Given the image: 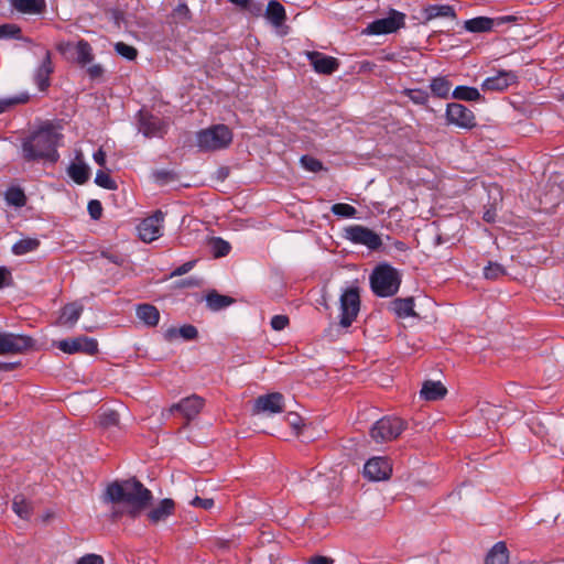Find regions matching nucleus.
Segmentation results:
<instances>
[{"instance_id":"f257e3e1","label":"nucleus","mask_w":564,"mask_h":564,"mask_svg":"<svg viewBox=\"0 0 564 564\" xmlns=\"http://www.w3.org/2000/svg\"><path fill=\"white\" fill-rule=\"evenodd\" d=\"M152 494L135 478L113 481L109 484L104 494V501L113 505H122L124 510L116 507L112 509V517L118 518L123 512L137 517L151 502Z\"/></svg>"},{"instance_id":"f03ea898","label":"nucleus","mask_w":564,"mask_h":564,"mask_svg":"<svg viewBox=\"0 0 564 564\" xmlns=\"http://www.w3.org/2000/svg\"><path fill=\"white\" fill-rule=\"evenodd\" d=\"M61 134L52 124H44L22 142V155L28 162L41 159L57 161L56 148Z\"/></svg>"},{"instance_id":"7ed1b4c3","label":"nucleus","mask_w":564,"mask_h":564,"mask_svg":"<svg viewBox=\"0 0 564 564\" xmlns=\"http://www.w3.org/2000/svg\"><path fill=\"white\" fill-rule=\"evenodd\" d=\"M232 132L226 124H214L196 132V147L202 152L227 149L232 142Z\"/></svg>"},{"instance_id":"20e7f679","label":"nucleus","mask_w":564,"mask_h":564,"mask_svg":"<svg viewBox=\"0 0 564 564\" xmlns=\"http://www.w3.org/2000/svg\"><path fill=\"white\" fill-rule=\"evenodd\" d=\"M400 274L389 264L377 267L370 275V284L373 293L381 297L394 295L400 288Z\"/></svg>"},{"instance_id":"39448f33","label":"nucleus","mask_w":564,"mask_h":564,"mask_svg":"<svg viewBox=\"0 0 564 564\" xmlns=\"http://www.w3.org/2000/svg\"><path fill=\"white\" fill-rule=\"evenodd\" d=\"M404 429L405 423L400 417L384 416L372 425L370 436L377 443L391 442L399 437Z\"/></svg>"},{"instance_id":"423d86ee","label":"nucleus","mask_w":564,"mask_h":564,"mask_svg":"<svg viewBox=\"0 0 564 564\" xmlns=\"http://www.w3.org/2000/svg\"><path fill=\"white\" fill-rule=\"evenodd\" d=\"M344 238L351 243L366 246L370 250H378L382 246L381 237L361 225L346 227L344 229Z\"/></svg>"},{"instance_id":"0eeeda50","label":"nucleus","mask_w":564,"mask_h":564,"mask_svg":"<svg viewBox=\"0 0 564 564\" xmlns=\"http://www.w3.org/2000/svg\"><path fill=\"white\" fill-rule=\"evenodd\" d=\"M404 24L405 14L397 10H391L388 17L369 23L362 33L368 35L390 34L403 28Z\"/></svg>"},{"instance_id":"6e6552de","label":"nucleus","mask_w":564,"mask_h":564,"mask_svg":"<svg viewBox=\"0 0 564 564\" xmlns=\"http://www.w3.org/2000/svg\"><path fill=\"white\" fill-rule=\"evenodd\" d=\"M360 308L358 288L347 289L340 296V319L339 325L349 327L356 319Z\"/></svg>"},{"instance_id":"1a4fd4ad","label":"nucleus","mask_w":564,"mask_h":564,"mask_svg":"<svg viewBox=\"0 0 564 564\" xmlns=\"http://www.w3.org/2000/svg\"><path fill=\"white\" fill-rule=\"evenodd\" d=\"M164 216L161 210H156L139 224L138 232L142 241L149 243L162 236Z\"/></svg>"},{"instance_id":"9d476101","label":"nucleus","mask_w":564,"mask_h":564,"mask_svg":"<svg viewBox=\"0 0 564 564\" xmlns=\"http://www.w3.org/2000/svg\"><path fill=\"white\" fill-rule=\"evenodd\" d=\"M33 346V339L25 335L0 333V355L21 354Z\"/></svg>"},{"instance_id":"9b49d317","label":"nucleus","mask_w":564,"mask_h":564,"mask_svg":"<svg viewBox=\"0 0 564 564\" xmlns=\"http://www.w3.org/2000/svg\"><path fill=\"white\" fill-rule=\"evenodd\" d=\"M446 119L449 123L464 129H471L476 126L474 112L464 105L457 102L447 105Z\"/></svg>"},{"instance_id":"f8f14e48","label":"nucleus","mask_w":564,"mask_h":564,"mask_svg":"<svg viewBox=\"0 0 564 564\" xmlns=\"http://www.w3.org/2000/svg\"><path fill=\"white\" fill-rule=\"evenodd\" d=\"M204 405L205 400L202 397L192 394L183 398L180 402L172 404L169 409V413L173 414L174 412H180L182 416L189 422L200 413Z\"/></svg>"},{"instance_id":"ddd939ff","label":"nucleus","mask_w":564,"mask_h":564,"mask_svg":"<svg viewBox=\"0 0 564 564\" xmlns=\"http://www.w3.org/2000/svg\"><path fill=\"white\" fill-rule=\"evenodd\" d=\"M167 124L159 117L147 111L139 112V131L147 138H162Z\"/></svg>"},{"instance_id":"4468645a","label":"nucleus","mask_w":564,"mask_h":564,"mask_svg":"<svg viewBox=\"0 0 564 564\" xmlns=\"http://www.w3.org/2000/svg\"><path fill=\"white\" fill-rule=\"evenodd\" d=\"M57 347L66 354L84 352L95 355L98 351L97 340L86 336L61 340Z\"/></svg>"},{"instance_id":"2eb2a0df","label":"nucleus","mask_w":564,"mask_h":564,"mask_svg":"<svg viewBox=\"0 0 564 564\" xmlns=\"http://www.w3.org/2000/svg\"><path fill=\"white\" fill-rule=\"evenodd\" d=\"M284 410V397L280 392H272L259 395L253 403L252 412L254 414L267 413L276 414Z\"/></svg>"},{"instance_id":"dca6fc26","label":"nucleus","mask_w":564,"mask_h":564,"mask_svg":"<svg viewBox=\"0 0 564 564\" xmlns=\"http://www.w3.org/2000/svg\"><path fill=\"white\" fill-rule=\"evenodd\" d=\"M391 473V464L384 457H372L364 466V475L375 481L388 479Z\"/></svg>"},{"instance_id":"f3484780","label":"nucleus","mask_w":564,"mask_h":564,"mask_svg":"<svg viewBox=\"0 0 564 564\" xmlns=\"http://www.w3.org/2000/svg\"><path fill=\"white\" fill-rule=\"evenodd\" d=\"M307 59L318 74L330 75L339 67V62L333 56L325 55L321 52H307Z\"/></svg>"},{"instance_id":"a211bd4d","label":"nucleus","mask_w":564,"mask_h":564,"mask_svg":"<svg viewBox=\"0 0 564 564\" xmlns=\"http://www.w3.org/2000/svg\"><path fill=\"white\" fill-rule=\"evenodd\" d=\"M518 76L512 70H500L496 75L486 78L481 88L488 91H502L517 83Z\"/></svg>"},{"instance_id":"6ab92c4d","label":"nucleus","mask_w":564,"mask_h":564,"mask_svg":"<svg viewBox=\"0 0 564 564\" xmlns=\"http://www.w3.org/2000/svg\"><path fill=\"white\" fill-rule=\"evenodd\" d=\"M70 48H73L75 51V54H76L75 61L82 67L87 66L88 64H90L93 62V59H94L93 47L87 41L79 40L76 44H72L68 42L65 44H61L58 46V50L62 53H66Z\"/></svg>"},{"instance_id":"aec40b11","label":"nucleus","mask_w":564,"mask_h":564,"mask_svg":"<svg viewBox=\"0 0 564 564\" xmlns=\"http://www.w3.org/2000/svg\"><path fill=\"white\" fill-rule=\"evenodd\" d=\"M53 69L51 52L46 50L44 52V57L34 74L35 84L41 91L46 90L50 86V76L53 73Z\"/></svg>"},{"instance_id":"412c9836","label":"nucleus","mask_w":564,"mask_h":564,"mask_svg":"<svg viewBox=\"0 0 564 564\" xmlns=\"http://www.w3.org/2000/svg\"><path fill=\"white\" fill-rule=\"evenodd\" d=\"M422 14L425 22L437 18L456 19L455 9L449 4H429L422 10Z\"/></svg>"},{"instance_id":"4be33fe9","label":"nucleus","mask_w":564,"mask_h":564,"mask_svg":"<svg viewBox=\"0 0 564 564\" xmlns=\"http://www.w3.org/2000/svg\"><path fill=\"white\" fill-rule=\"evenodd\" d=\"M447 393L446 388L441 381L427 380L421 389V397L426 401H437L443 399Z\"/></svg>"},{"instance_id":"5701e85b","label":"nucleus","mask_w":564,"mask_h":564,"mask_svg":"<svg viewBox=\"0 0 564 564\" xmlns=\"http://www.w3.org/2000/svg\"><path fill=\"white\" fill-rule=\"evenodd\" d=\"M83 305L78 303H70L63 307L58 318L61 325L73 327L79 319L83 313Z\"/></svg>"},{"instance_id":"b1692460","label":"nucleus","mask_w":564,"mask_h":564,"mask_svg":"<svg viewBox=\"0 0 564 564\" xmlns=\"http://www.w3.org/2000/svg\"><path fill=\"white\" fill-rule=\"evenodd\" d=\"M77 159H79V155ZM67 174L76 184L83 185L89 180L90 169L86 163L78 160L68 166Z\"/></svg>"},{"instance_id":"393cba45","label":"nucleus","mask_w":564,"mask_h":564,"mask_svg":"<svg viewBox=\"0 0 564 564\" xmlns=\"http://www.w3.org/2000/svg\"><path fill=\"white\" fill-rule=\"evenodd\" d=\"M495 26V20L488 17H477L464 22V28L470 33L489 32Z\"/></svg>"},{"instance_id":"a878e982","label":"nucleus","mask_w":564,"mask_h":564,"mask_svg":"<svg viewBox=\"0 0 564 564\" xmlns=\"http://www.w3.org/2000/svg\"><path fill=\"white\" fill-rule=\"evenodd\" d=\"M135 312L138 318L142 321L147 326H156L160 321V312L154 305L140 304L137 306Z\"/></svg>"},{"instance_id":"bb28decb","label":"nucleus","mask_w":564,"mask_h":564,"mask_svg":"<svg viewBox=\"0 0 564 564\" xmlns=\"http://www.w3.org/2000/svg\"><path fill=\"white\" fill-rule=\"evenodd\" d=\"M174 501L172 499H163L156 507L149 512V519L158 523L165 520L174 511Z\"/></svg>"},{"instance_id":"cd10ccee","label":"nucleus","mask_w":564,"mask_h":564,"mask_svg":"<svg viewBox=\"0 0 564 564\" xmlns=\"http://www.w3.org/2000/svg\"><path fill=\"white\" fill-rule=\"evenodd\" d=\"M12 7L22 13L39 14L45 9L44 0H11Z\"/></svg>"},{"instance_id":"c85d7f7f","label":"nucleus","mask_w":564,"mask_h":564,"mask_svg":"<svg viewBox=\"0 0 564 564\" xmlns=\"http://www.w3.org/2000/svg\"><path fill=\"white\" fill-rule=\"evenodd\" d=\"M265 18L274 26H280L286 19L284 7L275 0H271L268 3L267 10H265Z\"/></svg>"},{"instance_id":"c756f323","label":"nucleus","mask_w":564,"mask_h":564,"mask_svg":"<svg viewBox=\"0 0 564 564\" xmlns=\"http://www.w3.org/2000/svg\"><path fill=\"white\" fill-rule=\"evenodd\" d=\"M414 301L412 297H405V299H395L391 302V310L395 313L399 317H410L414 316Z\"/></svg>"},{"instance_id":"7c9ffc66","label":"nucleus","mask_w":564,"mask_h":564,"mask_svg":"<svg viewBox=\"0 0 564 564\" xmlns=\"http://www.w3.org/2000/svg\"><path fill=\"white\" fill-rule=\"evenodd\" d=\"M508 549L503 542H497L486 557V564H508Z\"/></svg>"},{"instance_id":"2f4dec72","label":"nucleus","mask_w":564,"mask_h":564,"mask_svg":"<svg viewBox=\"0 0 564 564\" xmlns=\"http://www.w3.org/2000/svg\"><path fill=\"white\" fill-rule=\"evenodd\" d=\"M235 302V300L228 295H223V294H219L218 292L216 291H210L207 295H206V303H207V306L212 310V311H220L229 305H231L232 303Z\"/></svg>"},{"instance_id":"473e14b6","label":"nucleus","mask_w":564,"mask_h":564,"mask_svg":"<svg viewBox=\"0 0 564 564\" xmlns=\"http://www.w3.org/2000/svg\"><path fill=\"white\" fill-rule=\"evenodd\" d=\"M197 328L193 325H183L180 328L172 327L165 333V337L170 340H173L177 337H182L185 340H193L197 337Z\"/></svg>"},{"instance_id":"72a5a7b5","label":"nucleus","mask_w":564,"mask_h":564,"mask_svg":"<svg viewBox=\"0 0 564 564\" xmlns=\"http://www.w3.org/2000/svg\"><path fill=\"white\" fill-rule=\"evenodd\" d=\"M12 509L23 520H29L33 510L31 502L22 495H17L13 498Z\"/></svg>"},{"instance_id":"f704fd0d","label":"nucleus","mask_w":564,"mask_h":564,"mask_svg":"<svg viewBox=\"0 0 564 564\" xmlns=\"http://www.w3.org/2000/svg\"><path fill=\"white\" fill-rule=\"evenodd\" d=\"M40 246V240L36 238H23L15 242L11 251L15 256H23L29 252L35 251Z\"/></svg>"},{"instance_id":"c9c22d12","label":"nucleus","mask_w":564,"mask_h":564,"mask_svg":"<svg viewBox=\"0 0 564 564\" xmlns=\"http://www.w3.org/2000/svg\"><path fill=\"white\" fill-rule=\"evenodd\" d=\"M432 93L440 98H447L452 88L451 82L446 77H435L431 82Z\"/></svg>"},{"instance_id":"e433bc0d","label":"nucleus","mask_w":564,"mask_h":564,"mask_svg":"<svg viewBox=\"0 0 564 564\" xmlns=\"http://www.w3.org/2000/svg\"><path fill=\"white\" fill-rule=\"evenodd\" d=\"M4 198L8 205L14 207H23L26 204V196L20 187H10L4 194Z\"/></svg>"},{"instance_id":"4c0bfd02","label":"nucleus","mask_w":564,"mask_h":564,"mask_svg":"<svg viewBox=\"0 0 564 564\" xmlns=\"http://www.w3.org/2000/svg\"><path fill=\"white\" fill-rule=\"evenodd\" d=\"M236 7L249 12L253 17H260L263 12V4L253 0H228Z\"/></svg>"},{"instance_id":"58836bf2","label":"nucleus","mask_w":564,"mask_h":564,"mask_svg":"<svg viewBox=\"0 0 564 564\" xmlns=\"http://www.w3.org/2000/svg\"><path fill=\"white\" fill-rule=\"evenodd\" d=\"M453 97L458 100L476 101L480 99V94L477 88L457 86L453 91Z\"/></svg>"},{"instance_id":"ea45409f","label":"nucleus","mask_w":564,"mask_h":564,"mask_svg":"<svg viewBox=\"0 0 564 564\" xmlns=\"http://www.w3.org/2000/svg\"><path fill=\"white\" fill-rule=\"evenodd\" d=\"M210 249L215 258H221L230 252V243L219 237L210 240Z\"/></svg>"},{"instance_id":"a19ab883","label":"nucleus","mask_w":564,"mask_h":564,"mask_svg":"<svg viewBox=\"0 0 564 564\" xmlns=\"http://www.w3.org/2000/svg\"><path fill=\"white\" fill-rule=\"evenodd\" d=\"M26 100H28L26 95L0 98V115L9 111L11 108H13L17 105L25 102Z\"/></svg>"},{"instance_id":"79ce46f5","label":"nucleus","mask_w":564,"mask_h":564,"mask_svg":"<svg viewBox=\"0 0 564 564\" xmlns=\"http://www.w3.org/2000/svg\"><path fill=\"white\" fill-rule=\"evenodd\" d=\"M99 424L106 429L117 426L119 424V414L113 410L104 411L99 415Z\"/></svg>"},{"instance_id":"37998d69","label":"nucleus","mask_w":564,"mask_h":564,"mask_svg":"<svg viewBox=\"0 0 564 564\" xmlns=\"http://www.w3.org/2000/svg\"><path fill=\"white\" fill-rule=\"evenodd\" d=\"M332 213L340 217L350 218L355 217L357 209L349 204L337 203L332 206Z\"/></svg>"},{"instance_id":"c03bdc74","label":"nucleus","mask_w":564,"mask_h":564,"mask_svg":"<svg viewBox=\"0 0 564 564\" xmlns=\"http://www.w3.org/2000/svg\"><path fill=\"white\" fill-rule=\"evenodd\" d=\"M506 274L505 268L497 262H489L484 269V275L488 280H496Z\"/></svg>"},{"instance_id":"a18cd8bd","label":"nucleus","mask_w":564,"mask_h":564,"mask_svg":"<svg viewBox=\"0 0 564 564\" xmlns=\"http://www.w3.org/2000/svg\"><path fill=\"white\" fill-rule=\"evenodd\" d=\"M95 183L106 189H116L117 183L110 177V175L101 170L97 171Z\"/></svg>"},{"instance_id":"49530a36","label":"nucleus","mask_w":564,"mask_h":564,"mask_svg":"<svg viewBox=\"0 0 564 564\" xmlns=\"http://www.w3.org/2000/svg\"><path fill=\"white\" fill-rule=\"evenodd\" d=\"M115 50L119 55L129 61H133L138 55V51L133 46L128 45L123 42H118L115 45Z\"/></svg>"},{"instance_id":"de8ad7c7","label":"nucleus","mask_w":564,"mask_h":564,"mask_svg":"<svg viewBox=\"0 0 564 564\" xmlns=\"http://www.w3.org/2000/svg\"><path fill=\"white\" fill-rule=\"evenodd\" d=\"M301 164L310 172H318L323 169L322 162L310 155H303L301 158Z\"/></svg>"},{"instance_id":"09e8293b","label":"nucleus","mask_w":564,"mask_h":564,"mask_svg":"<svg viewBox=\"0 0 564 564\" xmlns=\"http://www.w3.org/2000/svg\"><path fill=\"white\" fill-rule=\"evenodd\" d=\"M406 96L416 105H424L429 99L427 93L421 89H409Z\"/></svg>"},{"instance_id":"8fccbe9b","label":"nucleus","mask_w":564,"mask_h":564,"mask_svg":"<svg viewBox=\"0 0 564 564\" xmlns=\"http://www.w3.org/2000/svg\"><path fill=\"white\" fill-rule=\"evenodd\" d=\"M21 30L14 24L0 25V39L18 37Z\"/></svg>"},{"instance_id":"3c124183","label":"nucleus","mask_w":564,"mask_h":564,"mask_svg":"<svg viewBox=\"0 0 564 564\" xmlns=\"http://www.w3.org/2000/svg\"><path fill=\"white\" fill-rule=\"evenodd\" d=\"M173 17L178 21H187L191 19V11L185 3H180L174 9Z\"/></svg>"},{"instance_id":"603ef678","label":"nucleus","mask_w":564,"mask_h":564,"mask_svg":"<svg viewBox=\"0 0 564 564\" xmlns=\"http://www.w3.org/2000/svg\"><path fill=\"white\" fill-rule=\"evenodd\" d=\"M189 505L195 508L208 510L214 507V500L210 498H200L196 496L189 501Z\"/></svg>"},{"instance_id":"864d4df0","label":"nucleus","mask_w":564,"mask_h":564,"mask_svg":"<svg viewBox=\"0 0 564 564\" xmlns=\"http://www.w3.org/2000/svg\"><path fill=\"white\" fill-rule=\"evenodd\" d=\"M88 213L90 217L95 220L99 219L102 214L101 203L97 199H93L88 203Z\"/></svg>"},{"instance_id":"5fc2aeb1","label":"nucleus","mask_w":564,"mask_h":564,"mask_svg":"<svg viewBox=\"0 0 564 564\" xmlns=\"http://www.w3.org/2000/svg\"><path fill=\"white\" fill-rule=\"evenodd\" d=\"M270 324L274 330H282L289 325V317L286 315H274Z\"/></svg>"},{"instance_id":"6e6d98bb","label":"nucleus","mask_w":564,"mask_h":564,"mask_svg":"<svg viewBox=\"0 0 564 564\" xmlns=\"http://www.w3.org/2000/svg\"><path fill=\"white\" fill-rule=\"evenodd\" d=\"M104 73L105 69L100 64H94L87 67V74L93 80L101 78Z\"/></svg>"},{"instance_id":"4d7b16f0","label":"nucleus","mask_w":564,"mask_h":564,"mask_svg":"<svg viewBox=\"0 0 564 564\" xmlns=\"http://www.w3.org/2000/svg\"><path fill=\"white\" fill-rule=\"evenodd\" d=\"M12 283L11 271L6 267H0V289L9 286Z\"/></svg>"},{"instance_id":"13d9d810","label":"nucleus","mask_w":564,"mask_h":564,"mask_svg":"<svg viewBox=\"0 0 564 564\" xmlns=\"http://www.w3.org/2000/svg\"><path fill=\"white\" fill-rule=\"evenodd\" d=\"M76 564H104V558L97 554H87L80 557Z\"/></svg>"},{"instance_id":"bf43d9fd","label":"nucleus","mask_w":564,"mask_h":564,"mask_svg":"<svg viewBox=\"0 0 564 564\" xmlns=\"http://www.w3.org/2000/svg\"><path fill=\"white\" fill-rule=\"evenodd\" d=\"M194 264H195V261H187V262L183 263L182 265L176 268L171 273V276H180V275L186 274L194 268Z\"/></svg>"},{"instance_id":"052dcab7","label":"nucleus","mask_w":564,"mask_h":564,"mask_svg":"<svg viewBox=\"0 0 564 564\" xmlns=\"http://www.w3.org/2000/svg\"><path fill=\"white\" fill-rule=\"evenodd\" d=\"M155 180L161 182H167L173 178V173L165 170H160L154 173Z\"/></svg>"},{"instance_id":"680f3d73","label":"nucleus","mask_w":564,"mask_h":564,"mask_svg":"<svg viewBox=\"0 0 564 564\" xmlns=\"http://www.w3.org/2000/svg\"><path fill=\"white\" fill-rule=\"evenodd\" d=\"M94 160L95 162L100 165L105 166L106 164V152L102 149H99L94 153Z\"/></svg>"},{"instance_id":"e2e57ef3","label":"nucleus","mask_w":564,"mask_h":564,"mask_svg":"<svg viewBox=\"0 0 564 564\" xmlns=\"http://www.w3.org/2000/svg\"><path fill=\"white\" fill-rule=\"evenodd\" d=\"M102 256L116 264H121L123 261L122 258L119 256H115V254H110V253H106V252H102Z\"/></svg>"},{"instance_id":"0e129e2a","label":"nucleus","mask_w":564,"mask_h":564,"mask_svg":"<svg viewBox=\"0 0 564 564\" xmlns=\"http://www.w3.org/2000/svg\"><path fill=\"white\" fill-rule=\"evenodd\" d=\"M484 220L487 221V223H492L495 220V215L494 213H491L490 210H487L485 214H484Z\"/></svg>"},{"instance_id":"69168bd1","label":"nucleus","mask_w":564,"mask_h":564,"mask_svg":"<svg viewBox=\"0 0 564 564\" xmlns=\"http://www.w3.org/2000/svg\"><path fill=\"white\" fill-rule=\"evenodd\" d=\"M291 425L294 429H299L300 427V417L297 415H295L294 421L291 422Z\"/></svg>"},{"instance_id":"338daca9","label":"nucleus","mask_w":564,"mask_h":564,"mask_svg":"<svg viewBox=\"0 0 564 564\" xmlns=\"http://www.w3.org/2000/svg\"><path fill=\"white\" fill-rule=\"evenodd\" d=\"M185 285H196V283H194L192 280H188L186 281V283H184Z\"/></svg>"},{"instance_id":"774afa93","label":"nucleus","mask_w":564,"mask_h":564,"mask_svg":"<svg viewBox=\"0 0 564 564\" xmlns=\"http://www.w3.org/2000/svg\"><path fill=\"white\" fill-rule=\"evenodd\" d=\"M560 101H561V102H563V105H564V94H563V95H561V97H560Z\"/></svg>"}]
</instances>
